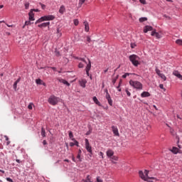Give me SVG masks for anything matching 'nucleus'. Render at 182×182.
Masks as SVG:
<instances>
[{"label": "nucleus", "instance_id": "e433bc0d", "mask_svg": "<svg viewBox=\"0 0 182 182\" xmlns=\"http://www.w3.org/2000/svg\"><path fill=\"white\" fill-rule=\"evenodd\" d=\"M112 160H114V161H117L119 160V158L117 156H112L111 157Z\"/></svg>", "mask_w": 182, "mask_h": 182}, {"label": "nucleus", "instance_id": "bb28decb", "mask_svg": "<svg viewBox=\"0 0 182 182\" xmlns=\"http://www.w3.org/2000/svg\"><path fill=\"white\" fill-rule=\"evenodd\" d=\"M159 77H161V79L164 80V81L167 80V77L164 74H162Z\"/></svg>", "mask_w": 182, "mask_h": 182}, {"label": "nucleus", "instance_id": "49530a36", "mask_svg": "<svg viewBox=\"0 0 182 182\" xmlns=\"http://www.w3.org/2000/svg\"><path fill=\"white\" fill-rule=\"evenodd\" d=\"M29 25H31V21H27L25 22V26H29Z\"/></svg>", "mask_w": 182, "mask_h": 182}, {"label": "nucleus", "instance_id": "4d7b16f0", "mask_svg": "<svg viewBox=\"0 0 182 182\" xmlns=\"http://www.w3.org/2000/svg\"><path fill=\"white\" fill-rule=\"evenodd\" d=\"M70 147H73V146H75V143L70 142Z\"/></svg>", "mask_w": 182, "mask_h": 182}, {"label": "nucleus", "instance_id": "0eeeda50", "mask_svg": "<svg viewBox=\"0 0 182 182\" xmlns=\"http://www.w3.org/2000/svg\"><path fill=\"white\" fill-rule=\"evenodd\" d=\"M85 149L91 156L92 154H93V151H92V146H90V144L89 143V139H85Z\"/></svg>", "mask_w": 182, "mask_h": 182}, {"label": "nucleus", "instance_id": "f3484780", "mask_svg": "<svg viewBox=\"0 0 182 182\" xmlns=\"http://www.w3.org/2000/svg\"><path fill=\"white\" fill-rule=\"evenodd\" d=\"M79 83L82 87H86V83H87V81H86V80H82Z\"/></svg>", "mask_w": 182, "mask_h": 182}, {"label": "nucleus", "instance_id": "2eb2a0df", "mask_svg": "<svg viewBox=\"0 0 182 182\" xmlns=\"http://www.w3.org/2000/svg\"><path fill=\"white\" fill-rule=\"evenodd\" d=\"M171 151L173 154H177L178 153H180V149H178V148L173 146L172 148V149L171 150Z\"/></svg>", "mask_w": 182, "mask_h": 182}, {"label": "nucleus", "instance_id": "5701e85b", "mask_svg": "<svg viewBox=\"0 0 182 182\" xmlns=\"http://www.w3.org/2000/svg\"><path fill=\"white\" fill-rule=\"evenodd\" d=\"M176 43L177 45H179L180 46H182V40H181V39L176 40Z\"/></svg>", "mask_w": 182, "mask_h": 182}, {"label": "nucleus", "instance_id": "a211bd4d", "mask_svg": "<svg viewBox=\"0 0 182 182\" xmlns=\"http://www.w3.org/2000/svg\"><path fill=\"white\" fill-rule=\"evenodd\" d=\"M84 25H85V32H89V23H87V21H85L84 22Z\"/></svg>", "mask_w": 182, "mask_h": 182}, {"label": "nucleus", "instance_id": "2f4dec72", "mask_svg": "<svg viewBox=\"0 0 182 182\" xmlns=\"http://www.w3.org/2000/svg\"><path fill=\"white\" fill-rule=\"evenodd\" d=\"M127 76H130V73H127L124 75H122L123 79H126V77H127Z\"/></svg>", "mask_w": 182, "mask_h": 182}, {"label": "nucleus", "instance_id": "f704fd0d", "mask_svg": "<svg viewBox=\"0 0 182 182\" xmlns=\"http://www.w3.org/2000/svg\"><path fill=\"white\" fill-rule=\"evenodd\" d=\"M160 89H162L164 92H166V88H164V85L163 84L159 85Z\"/></svg>", "mask_w": 182, "mask_h": 182}, {"label": "nucleus", "instance_id": "f8f14e48", "mask_svg": "<svg viewBox=\"0 0 182 182\" xmlns=\"http://www.w3.org/2000/svg\"><path fill=\"white\" fill-rule=\"evenodd\" d=\"M150 31H153V27L150 26H146L144 28V33H147L148 32H149Z\"/></svg>", "mask_w": 182, "mask_h": 182}, {"label": "nucleus", "instance_id": "6ab92c4d", "mask_svg": "<svg viewBox=\"0 0 182 182\" xmlns=\"http://www.w3.org/2000/svg\"><path fill=\"white\" fill-rule=\"evenodd\" d=\"M65 11H66V9L65 8V6L62 5L59 9L60 14H65Z\"/></svg>", "mask_w": 182, "mask_h": 182}, {"label": "nucleus", "instance_id": "8fccbe9b", "mask_svg": "<svg viewBox=\"0 0 182 182\" xmlns=\"http://www.w3.org/2000/svg\"><path fill=\"white\" fill-rule=\"evenodd\" d=\"M31 11H32V12H39V9H31Z\"/></svg>", "mask_w": 182, "mask_h": 182}, {"label": "nucleus", "instance_id": "dca6fc26", "mask_svg": "<svg viewBox=\"0 0 182 182\" xmlns=\"http://www.w3.org/2000/svg\"><path fill=\"white\" fill-rule=\"evenodd\" d=\"M150 96V92H143L141 94V97H149Z\"/></svg>", "mask_w": 182, "mask_h": 182}, {"label": "nucleus", "instance_id": "a878e982", "mask_svg": "<svg viewBox=\"0 0 182 182\" xmlns=\"http://www.w3.org/2000/svg\"><path fill=\"white\" fill-rule=\"evenodd\" d=\"M146 21H147V18L146 17H141L139 18V22H144Z\"/></svg>", "mask_w": 182, "mask_h": 182}, {"label": "nucleus", "instance_id": "0e129e2a", "mask_svg": "<svg viewBox=\"0 0 182 182\" xmlns=\"http://www.w3.org/2000/svg\"><path fill=\"white\" fill-rule=\"evenodd\" d=\"M60 36H62V33H58V37L60 38Z\"/></svg>", "mask_w": 182, "mask_h": 182}, {"label": "nucleus", "instance_id": "6e6d98bb", "mask_svg": "<svg viewBox=\"0 0 182 182\" xmlns=\"http://www.w3.org/2000/svg\"><path fill=\"white\" fill-rule=\"evenodd\" d=\"M103 152L100 151L99 154V156H100L102 157V159H103Z\"/></svg>", "mask_w": 182, "mask_h": 182}, {"label": "nucleus", "instance_id": "72a5a7b5", "mask_svg": "<svg viewBox=\"0 0 182 182\" xmlns=\"http://www.w3.org/2000/svg\"><path fill=\"white\" fill-rule=\"evenodd\" d=\"M74 25H75V26H77V25H79V20L75 19L74 20Z\"/></svg>", "mask_w": 182, "mask_h": 182}, {"label": "nucleus", "instance_id": "c756f323", "mask_svg": "<svg viewBox=\"0 0 182 182\" xmlns=\"http://www.w3.org/2000/svg\"><path fill=\"white\" fill-rule=\"evenodd\" d=\"M72 140L73 141H75L74 143L75 146H77V147H79V142L76 141L75 139H73Z\"/></svg>", "mask_w": 182, "mask_h": 182}, {"label": "nucleus", "instance_id": "774afa93", "mask_svg": "<svg viewBox=\"0 0 182 182\" xmlns=\"http://www.w3.org/2000/svg\"><path fill=\"white\" fill-rule=\"evenodd\" d=\"M78 154H82V150L79 149Z\"/></svg>", "mask_w": 182, "mask_h": 182}, {"label": "nucleus", "instance_id": "58836bf2", "mask_svg": "<svg viewBox=\"0 0 182 182\" xmlns=\"http://www.w3.org/2000/svg\"><path fill=\"white\" fill-rule=\"evenodd\" d=\"M95 182H103V180H102L100 176L97 177V181Z\"/></svg>", "mask_w": 182, "mask_h": 182}, {"label": "nucleus", "instance_id": "3c124183", "mask_svg": "<svg viewBox=\"0 0 182 182\" xmlns=\"http://www.w3.org/2000/svg\"><path fill=\"white\" fill-rule=\"evenodd\" d=\"M87 41L89 42V43H90L91 42L90 37L87 36Z\"/></svg>", "mask_w": 182, "mask_h": 182}, {"label": "nucleus", "instance_id": "a18cd8bd", "mask_svg": "<svg viewBox=\"0 0 182 182\" xmlns=\"http://www.w3.org/2000/svg\"><path fill=\"white\" fill-rule=\"evenodd\" d=\"M85 66V65H83L82 63H80L79 64H78V68H83Z\"/></svg>", "mask_w": 182, "mask_h": 182}, {"label": "nucleus", "instance_id": "ea45409f", "mask_svg": "<svg viewBox=\"0 0 182 182\" xmlns=\"http://www.w3.org/2000/svg\"><path fill=\"white\" fill-rule=\"evenodd\" d=\"M107 100H108L109 99H111L112 97H110V94H106V96H105Z\"/></svg>", "mask_w": 182, "mask_h": 182}, {"label": "nucleus", "instance_id": "bf43d9fd", "mask_svg": "<svg viewBox=\"0 0 182 182\" xmlns=\"http://www.w3.org/2000/svg\"><path fill=\"white\" fill-rule=\"evenodd\" d=\"M5 139H6V141H9V138L8 137V136H4Z\"/></svg>", "mask_w": 182, "mask_h": 182}, {"label": "nucleus", "instance_id": "052dcab7", "mask_svg": "<svg viewBox=\"0 0 182 182\" xmlns=\"http://www.w3.org/2000/svg\"><path fill=\"white\" fill-rule=\"evenodd\" d=\"M72 160L73 161H74L75 163H76V160L75 159V156L73 155L72 156Z\"/></svg>", "mask_w": 182, "mask_h": 182}, {"label": "nucleus", "instance_id": "338daca9", "mask_svg": "<svg viewBox=\"0 0 182 182\" xmlns=\"http://www.w3.org/2000/svg\"><path fill=\"white\" fill-rule=\"evenodd\" d=\"M165 18H167L168 19H171V18H170V16H167L166 15L164 16Z\"/></svg>", "mask_w": 182, "mask_h": 182}, {"label": "nucleus", "instance_id": "4468645a", "mask_svg": "<svg viewBox=\"0 0 182 182\" xmlns=\"http://www.w3.org/2000/svg\"><path fill=\"white\" fill-rule=\"evenodd\" d=\"M58 82L60 83H63V85H66L67 86H70V84L66 81V80L62 79V78H58Z\"/></svg>", "mask_w": 182, "mask_h": 182}, {"label": "nucleus", "instance_id": "ddd939ff", "mask_svg": "<svg viewBox=\"0 0 182 182\" xmlns=\"http://www.w3.org/2000/svg\"><path fill=\"white\" fill-rule=\"evenodd\" d=\"M28 16L29 21H35V14H33L32 11H30V12L28 13Z\"/></svg>", "mask_w": 182, "mask_h": 182}, {"label": "nucleus", "instance_id": "79ce46f5", "mask_svg": "<svg viewBox=\"0 0 182 182\" xmlns=\"http://www.w3.org/2000/svg\"><path fill=\"white\" fill-rule=\"evenodd\" d=\"M139 2H141V4H143V5H146L147 4L146 2V0H139Z\"/></svg>", "mask_w": 182, "mask_h": 182}, {"label": "nucleus", "instance_id": "5fc2aeb1", "mask_svg": "<svg viewBox=\"0 0 182 182\" xmlns=\"http://www.w3.org/2000/svg\"><path fill=\"white\" fill-rule=\"evenodd\" d=\"M6 26H8L9 28H14V25H9L8 23H6Z\"/></svg>", "mask_w": 182, "mask_h": 182}, {"label": "nucleus", "instance_id": "e2e57ef3", "mask_svg": "<svg viewBox=\"0 0 182 182\" xmlns=\"http://www.w3.org/2000/svg\"><path fill=\"white\" fill-rule=\"evenodd\" d=\"M18 82H21V78H18L16 81V83H18Z\"/></svg>", "mask_w": 182, "mask_h": 182}, {"label": "nucleus", "instance_id": "9d476101", "mask_svg": "<svg viewBox=\"0 0 182 182\" xmlns=\"http://www.w3.org/2000/svg\"><path fill=\"white\" fill-rule=\"evenodd\" d=\"M106 154L109 157V159H112V156L114 154V151L112 149H108L106 152Z\"/></svg>", "mask_w": 182, "mask_h": 182}, {"label": "nucleus", "instance_id": "473e14b6", "mask_svg": "<svg viewBox=\"0 0 182 182\" xmlns=\"http://www.w3.org/2000/svg\"><path fill=\"white\" fill-rule=\"evenodd\" d=\"M69 137H70V139H73V133L72 132V131H70L69 132Z\"/></svg>", "mask_w": 182, "mask_h": 182}, {"label": "nucleus", "instance_id": "423d86ee", "mask_svg": "<svg viewBox=\"0 0 182 182\" xmlns=\"http://www.w3.org/2000/svg\"><path fill=\"white\" fill-rule=\"evenodd\" d=\"M80 60H82L85 65H87L85 70L87 76H90L89 71L92 68V63L90 62V59H87L88 63H87L86 60L85 58H80Z\"/></svg>", "mask_w": 182, "mask_h": 182}, {"label": "nucleus", "instance_id": "aec40b11", "mask_svg": "<svg viewBox=\"0 0 182 182\" xmlns=\"http://www.w3.org/2000/svg\"><path fill=\"white\" fill-rule=\"evenodd\" d=\"M93 102L95 105H97L98 106H100V102H99V100H97V97H93Z\"/></svg>", "mask_w": 182, "mask_h": 182}, {"label": "nucleus", "instance_id": "f03ea898", "mask_svg": "<svg viewBox=\"0 0 182 182\" xmlns=\"http://www.w3.org/2000/svg\"><path fill=\"white\" fill-rule=\"evenodd\" d=\"M129 60L132 62L134 66H139V65H140V63H139V60H140V57L137 56V55L132 54L129 55Z\"/></svg>", "mask_w": 182, "mask_h": 182}, {"label": "nucleus", "instance_id": "4c0bfd02", "mask_svg": "<svg viewBox=\"0 0 182 182\" xmlns=\"http://www.w3.org/2000/svg\"><path fill=\"white\" fill-rule=\"evenodd\" d=\"M25 9H29V2L25 4Z\"/></svg>", "mask_w": 182, "mask_h": 182}, {"label": "nucleus", "instance_id": "9b49d317", "mask_svg": "<svg viewBox=\"0 0 182 182\" xmlns=\"http://www.w3.org/2000/svg\"><path fill=\"white\" fill-rule=\"evenodd\" d=\"M173 75L174 76H176V77L180 79V80H182V75H181V74H180V73L178 71H177V70L173 71Z\"/></svg>", "mask_w": 182, "mask_h": 182}, {"label": "nucleus", "instance_id": "6e6552de", "mask_svg": "<svg viewBox=\"0 0 182 182\" xmlns=\"http://www.w3.org/2000/svg\"><path fill=\"white\" fill-rule=\"evenodd\" d=\"M112 129L114 136H120V134H119V129H117V127L112 126Z\"/></svg>", "mask_w": 182, "mask_h": 182}, {"label": "nucleus", "instance_id": "603ef678", "mask_svg": "<svg viewBox=\"0 0 182 182\" xmlns=\"http://www.w3.org/2000/svg\"><path fill=\"white\" fill-rule=\"evenodd\" d=\"M121 85H122V80H120L119 85L117 87V89H119V87H120Z\"/></svg>", "mask_w": 182, "mask_h": 182}, {"label": "nucleus", "instance_id": "20e7f679", "mask_svg": "<svg viewBox=\"0 0 182 182\" xmlns=\"http://www.w3.org/2000/svg\"><path fill=\"white\" fill-rule=\"evenodd\" d=\"M149 171L148 170H145L144 173L142 171H139V177H141L142 180H144V181H150L149 180H151V178H154L149 177Z\"/></svg>", "mask_w": 182, "mask_h": 182}, {"label": "nucleus", "instance_id": "393cba45", "mask_svg": "<svg viewBox=\"0 0 182 182\" xmlns=\"http://www.w3.org/2000/svg\"><path fill=\"white\" fill-rule=\"evenodd\" d=\"M107 102L109 106H113V100H112V98H109V100H107Z\"/></svg>", "mask_w": 182, "mask_h": 182}, {"label": "nucleus", "instance_id": "7ed1b4c3", "mask_svg": "<svg viewBox=\"0 0 182 182\" xmlns=\"http://www.w3.org/2000/svg\"><path fill=\"white\" fill-rule=\"evenodd\" d=\"M53 19H55V16L53 15L44 16L38 18L35 23L36 25H38V23L44 22V21H53Z\"/></svg>", "mask_w": 182, "mask_h": 182}, {"label": "nucleus", "instance_id": "cd10ccee", "mask_svg": "<svg viewBox=\"0 0 182 182\" xmlns=\"http://www.w3.org/2000/svg\"><path fill=\"white\" fill-rule=\"evenodd\" d=\"M38 28H46L45 23L38 25Z\"/></svg>", "mask_w": 182, "mask_h": 182}, {"label": "nucleus", "instance_id": "864d4df0", "mask_svg": "<svg viewBox=\"0 0 182 182\" xmlns=\"http://www.w3.org/2000/svg\"><path fill=\"white\" fill-rule=\"evenodd\" d=\"M43 144L44 146H46V144H48V142L46 141V140H43Z\"/></svg>", "mask_w": 182, "mask_h": 182}, {"label": "nucleus", "instance_id": "680f3d73", "mask_svg": "<svg viewBox=\"0 0 182 182\" xmlns=\"http://www.w3.org/2000/svg\"><path fill=\"white\" fill-rule=\"evenodd\" d=\"M116 80H117L116 78L112 80V83H113L114 85V83H116Z\"/></svg>", "mask_w": 182, "mask_h": 182}, {"label": "nucleus", "instance_id": "1a4fd4ad", "mask_svg": "<svg viewBox=\"0 0 182 182\" xmlns=\"http://www.w3.org/2000/svg\"><path fill=\"white\" fill-rule=\"evenodd\" d=\"M151 36H156V39H161V36L160 33L156 32V30L153 31L151 33Z\"/></svg>", "mask_w": 182, "mask_h": 182}, {"label": "nucleus", "instance_id": "37998d69", "mask_svg": "<svg viewBox=\"0 0 182 182\" xmlns=\"http://www.w3.org/2000/svg\"><path fill=\"white\" fill-rule=\"evenodd\" d=\"M85 1L86 0H80V1H79L80 5H83V4H85Z\"/></svg>", "mask_w": 182, "mask_h": 182}, {"label": "nucleus", "instance_id": "de8ad7c7", "mask_svg": "<svg viewBox=\"0 0 182 182\" xmlns=\"http://www.w3.org/2000/svg\"><path fill=\"white\" fill-rule=\"evenodd\" d=\"M131 48H132V49H134V48H136V44H134V43H131Z\"/></svg>", "mask_w": 182, "mask_h": 182}, {"label": "nucleus", "instance_id": "39448f33", "mask_svg": "<svg viewBox=\"0 0 182 182\" xmlns=\"http://www.w3.org/2000/svg\"><path fill=\"white\" fill-rule=\"evenodd\" d=\"M59 97L55 96V95H51L49 98H48V103L50 105H51L52 106H56V105H58V103H59Z\"/></svg>", "mask_w": 182, "mask_h": 182}, {"label": "nucleus", "instance_id": "13d9d810", "mask_svg": "<svg viewBox=\"0 0 182 182\" xmlns=\"http://www.w3.org/2000/svg\"><path fill=\"white\" fill-rule=\"evenodd\" d=\"M45 24H46V27L49 26V25H50V22H46L45 23Z\"/></svg>", "mask_w": 182, "mask_h": 182}, {"label": "nucleus", "instance_id": "4be33fe9", "mask_svg": "<svg viewBox=\"0 0 182 182\" xmlns=\"http://www.w3.org/2000/svg\"><path fill=\"white\" fill-rule=\"evenodd\" d=\"M155 72H156V75H158V76H159V77L163 74V73H161V71L157 68L155 69Z\"/></svg>", "mask_w": 182, "mask_h": 182}, {"label": "nucleus", "instance_id": "c85d7f7f", "mask_svg": "<svg viewBox=\"0 0 182 182\" xmlns=\"http://www.w3.org/2000/svg\"><path fill=\"white\" fill-rule=\"evenodd\" d=\"M33 107V103H30L28 106V109H29V110H32Z\"/></svg>", "mask_w": 182, "mask_h": 182}, {"label": "nucleus", "instance_id": "a19ab883", "mask_svg": "<svg viewBox=\"0 0 182 182\" xmlns=\"http://www.w3.org/2000/svg\"><path fill=\"white\" fill-rule=\"evenodd\" d=\"M82 154H78L77 155V159L79 160V161H82V159H80V156H81Z\"/></svg>", "mask_w": 182, "mask_h": 182}, {"label": "nucleus", "instance_id": "b1692460", "mask_svg": "<svg viewBox=\"0 0 182 182\" xmlns=\"http://www.w3.org/2000/svg\"><path fill=\"white\" fill-rule=\"evenodd\" d=\"M36 83L37 85H42L43 80H41V79H37V80H36Z\"/></svg>", "mask_w": 182, "mask_h": 182}, {"label": "nucleus", "instance_id": "412c9836", "mask_svg": "<svg viewBox=\"0 0 182 182\" xmlns=\"http://www.w3.org/2000/svg\"><path fill=\"white\" fill-rule=\"evenodd\" d=\"M41 136L43 137H46V132L45 131V128H41Z\"/></svg>", "mask_w": 182, "mask_h": 182}, {"label": "nucleus", "instance_id": "7c9ffc66", "mask_svg": "<svg viewBox=\"0 0 182 182\" xmlns=\"http://www.w3.org/2000/svg\"><path fill=\"white\" fill-rule=\"evenodd\" d=\"M55 56L59 57V56H60V53L58 50H55Z\"/></svg>", "mask_w": 182, "mask_h": 182}, {"label": "nucleus", "instance_id": "f257e3e1", "mask_svg": "<svg viewBox=\"0 0 182 182\" xmlns=\"http://www.w3.org/2000/svg\"><path fill=\"white\" fill-rule=\"evenodd\" d=\"M129 85L134 87V89H136V90H143V84L138 80H131L129 81Z\"/></svg>", "mask_w": 182, "mask_h": 182}, {"label": "nucleus", "instance_id": "09e8293b", "mask_svg": "<svg viewBox=\"0 0 182 182\" xmlns=\"http://www.w3.org/2000/svg\"><path fill=\"white\" fill-rule=\"evenodd\" d=\"M6 181L9 182H14V180H12L11 178H6Z\"/></svg>", "mask_w": 182, "mask_h": 182}, {"label": "nucleus", "instance_id": "c03bdc74", "mask_svg": "<svg viewBox=\"0 0 182 182\" xmlns=\"http://www.w3.org/2000/svg\"><path fill=\"white\" fill-rule=\"evenodd\" d=\"M17 86H18V83L15 82L14 84V90H16Z\"/></svg>", "mask_w": 182, "mask_h": 182}, {"label": "nucleus", "instance_id": "c9c22d12", "mask_svg": "<svg viewBox=\"0 0 182 182\" xmlns=\"http://www.w3.org/2000/svg\"><path fill=\"white\" fill-rule=\"evenodd\" d=\"M125 92H126L127 96H129V97H130V96H132V93H130V92H129V90L126 89Z\"/></svg>", "mask_w": 182, "mask_h": 182}, {"label": "nucleus", "instance_id": "69168bd1", "mask_svg": "<svg viewBox=\"0 0 182 182\" xmlns=\"http://www.w3.org/2000/svg\"><path fill=\"white\" fill-rule=\"evenodd\" d=\"M16 163H18V164L21 163V160H19V159H16Z\"/></svg>", "mask_w": 182, "mask_h": 182}]
</instances>
